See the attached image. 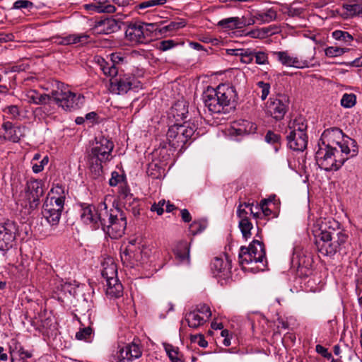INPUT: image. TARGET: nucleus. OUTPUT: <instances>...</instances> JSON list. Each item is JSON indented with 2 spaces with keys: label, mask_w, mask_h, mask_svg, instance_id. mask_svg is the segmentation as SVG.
Wrapping results in <instances>:
<instances>
[{
  "label": "nucleus",
  "mask_w": 362,
  "mask_h": 362,
  "mask_svg": "<svg viewBox=\"0 0 362 362\" xmlns=\"http://www.w3.org/2000/svg\"><path fill=\"white\" fill-rule=\"evenodd\" d=\"M313 233L318 252L325 256L333 257L350 244L349 232L335 220L318 221Z\"/></svg>",
  "instance_id": "obj_1"
},
{
  "label": "nucleus",
  "mask_w": 362,
  "mask_h": 362,
  "mask_svg": "<svg viewBox=\"0 0 362 362\" xmlns=\"http://www.w3.org/2000/svg\"><path fill=\"white\" fill-rule=\"evenodd\" d=\"M203 100L209 111L226 113L235 107L238 93L234 86L220 84L216 88L208 87L204 92Z\"/></svg>",
  "instance_id": "obj_2"
},
{
  "label": "nucleus",
  "mask_w": 362,
  "mask_h": 362,
  "mask_svg": "<svg viewBox=\"0 0 362 362\" xmlns=\"http://www.w3.org/2000/svg\"><path fill=\"white\" fill-rule=\"evenodd\" d=\"M114 146L113 142L103 136L96 137L95 141L92 144L88 151L87 158L90 170L94 178L102 176V164L112 159L111 153Z\"/></svg>",
  "instance_id": "obj_3"
},
{
  "label": "nucleus",
  "mask_w": 362,
  "mask_h": 362,
  "mask_svg": "<svg viewBox=\"0 0 362 362\" xmlns=\"http://www.w3.org/2000/svg\"><path fill=\"white\" fill-rule=\"evenodd\" d=\"M315 160L318 166L325 171H337L341 168L351 153L339 150L337 146H331L325 143L317 144Z\"/></svg>",
  "instance_id": "obj_4"
},
{
  "label": "nucleus",
  "mask_w": 362,
  "mask_h": 362,
  "mask_svg": "<svg viewBox=\"0 0 362 362\" xmlns=\"http://www.w3.org/2000/svg\"><path fill=\"white\" fill-rule=\"evenodd\" d=\"M318 142L329 144V146L332 147L337 146L339 150L351 153L350 157H354L358 153L356 141L349 136L344 135L342 130L338 127L325 129Z\"/></svg>",
  "instance_id": "obj_5"
},
{
  "label": "nucleus",
  "mask_w": 362,
  "mask_h": 362,
  "mask_svg": "<svg viewBox=\"0 0 362 362\" xmlns=\"http://www.w3.org/2000/svg\"><path fill=\"white\" fill-rule=\"evenodd\" d=\"M81 221L90 225L93 230H97L101 227L105 233L106 218L108 216V210L105 202H101L96 208L95 206L86 203L81 204Z\"/></svg>",
  "instance_id": "obj_6"
},
{
  "label": "nucleus",
  "mask_w": 362,
  "mask_h": 362,
  "mask_svg": "<svg viewBox=\"0 0 362 362\" xmlns=\"http://www.w3.org/2000/svg\"><path fill=\"white\" fill-rule=\"evenodd\" d=\"M288 146L296 151H303L308 145V126L305 119L301 117H297L288 123Z\"/></svg>",
  "instance_id": "obj_7"
},
{
  "label": "nucleus",
  "mask_w": 362,
  "mask_h": 362,
  "mask_svg": "<svg viewBox=\"0 0 362 362\" xmlns=\"http://www.w3.org/2000/svg\"><path fill=\"white\" fill-rule=\"evenodd\" d=\"M195 127L189 122H185L182 124H175L170 126L167 132V141L173 148H183L188 140L195 134Z\"/></svg>",
  "instance_id": "obj_8"
},
{
  "label": "nucleus",
  "mask_w": 362,
  "mask_h": 362,
  "mask_svg": "<svg viewBox=\"0 0 362 362\" xmlns=\"http://www.w3.org/2000/svg\"><path fill=\"white\" fill-rule=\"evenodd\" d=\"M52 97L59 106L66 111L78 109L84 99L83 96L72 93L62 83H59L57 90L52 91Z\"/></svg>",
  "instance_id": "obj_9"
},
{
  "label": "nucleus",
  "mask_w": 362,
  "mask_h": 362,
  "mask_svg": "<svg viewBox=\"0 0 362 362\" xmlns=\"http://www.w3.org/2000/svg\"><path fill=\"white\" fill-rule=\"evenodd\" d=\"M105 234L112 239H117L124 233L127 227V216L119 208L116 207L108 211L106 218Z\"/></svg>",
  "instance_id": "obj_10"
},
{
  "label": "nucleus",
  "mask_w": 362,
  "mask_h": 362,
  "mask_svg": "<svg viewBox=\"0 0 362 362\" xmlns=\"http://www.w3.org/2000/svg\"><path fill=\"white\" fill-rule=\"evenodd\" d=\"M102 276L106 280V293L114 298H119L122 295L123 286L117 278V267L112 259H108L103 264Z\"/></svg>",
  "instance_id": "obj_11"
},
{
  "label": "nucleus",
  "mask_w": 362,
  "mask_h": 362,
  "mask_svg": "<svg viewBox=\"0 0 362 362\" xmlns=\"http://www.w3.org/2000/svg\"><path fill=\"white\" fill-rule=\"evenodd\" d=\"M238 258L241 264L267 262L264 243L262 241L254 240L248 247L242 246L240 249Z\"/></svg>",
  "instance_id": "obj_12"
},
{
  "label": "nucleus",
  "mask_w": 362,
  "mask_h": 362,
  "mask_svg": "<svg viewBox=\"0 0 362 362\" xmlns=\"http://www.w3.org/2000/svg\"><path fill=\"white\" fill-rule=\"evenodd\" d=\"M64 205V197L47 198L42 211L43 217L52 226L59 223Z\"/></svg>",
  "instance_id": "obj_13"
},
{
  "label": "nucleus",
  "mask_w": 362,
  "mask_h": 362,
  "mask_svg": "<svg viewBox=\"0 0 362 362\" xmlns=\"http://www.w3.org/2000/svg\"><path fill=\"white\" fill-rule=\"evenodd\" d=\"M289 103L288 97L284 95L270 98L266 105L267 113L277 121L281 120L288 110Z\"/></svg>",
  "instance_id": "obj_14"
},
{
  "label": "nucleus",
  "mask_w": 362,
  "mask_h": 362,
  "mask_svg": "<svg viewBox=\"0 0 362 362\" xmlns=\"http://www.w3.org/2000/svg\"><path fill=\"white\" fill-rule=\"evenodd\" d=\"M44 182L42 180L30 179L25 187V197L29 203V209L35 210L40 204V198L44 194Z\"/></svg>",
  "instance_id": "obj_15"
},
{
  "label": "nucleus",
  "mask_w": 362,
  "mask_h": 362,
  "mask_svg": "<svg viewBox=\"0 0 362 362\" xmlns=\"http://www.w3.org/2000/svg\"><path fill=\"white\" fill-rule=\"evenodd\" d=\"M94 3L85 4L84 8L97 13H112L116 11V7L111 4V1L119 7H127L135 4L134 0H94Z\"/></svg>",
  "instance_id": "obj_16"
},
{
  "label": "nucleus",
  "mask_w": 362,
  "mask_h": 362,
  "mask_svg": "<svg viewBox=\"0 0 362 362\" xmlns=\"http://www.w3.org/2000/svg\"><path fill=\"white\" fill-rule=\"evenodd\" d=\"M140 82L133 75H123L119 78L110 79V90L119 95L127 93L129 90L138 88Z\"/></svg>",
  "instance_id": "obj_17"
},
{
  "label": "nucleus",
  "mask_w": 362,
  "mask_h": 362,
  "mask_svg": "<svg viewBox=\"0 0 362 362\" xmlns=\"http://www.w3.org/2000/svg\"><path fill=\"white\" fill-rule=\"evenodd\" d=\"M17 231V226L13 221L0 225V250L6 251L13 247Z\"/></svg>",
  "instance_id": "obj_18"
},
{
  "label": "nucleus",
  "mask_w": 362,
  "mask_h": 362,
  "mask_svg": "<svg viewBox=\"0 0 362 362\" xmlns=\"http://www.w3.org/2000/svg\"><path fill=\"white\" fill-rule=\"evenodd\" d=\"M120 257L123 263L131 267L145 262L143 250L140 247L134 248V244L132 243H130L121 253Z\"/></svg>",
  "instance_id": "obj_19"
},
{
  "label": "nucleus",
  "mask_w": 362,
  "mask_h": 362,
  "mask_svg": "<svg viewBox=\"0 0 362 362\" xmlns=\"http://www.w3.org/2000/svg\"><path fill=\"white\" fill-rule=\"evenodd\" d=\"M142 351L139 344L132 342L120 348L115 356L116 362H132L141 356Z\"/></svg>",
  "instance_id": "obj_20"
},
{
  "label": "nucleus",
  "mask_w": 362,
  "mask_h": 362,
  "mask_svg": "<svg viewBox=\"0 0 362 362\" xmlns=\"http://www.w3.org/2000/svg\"><path fill=\"white\" fill-rule=\"evenodd\" d=\"M1 127L6 132L8 136V139L13 143L18 142L21 138L25 136V126H16L9 121H4Z\"/></svg>",
  "instance_id": "obj_21"
},
{
  "label": "nucleus",
  "mask_w": 362,
  "mask_h": 362,
  "mask_svg": "<svg viewBox=\"0 0 362 362\" xmlns=\"http://www.w3.org/2000/svg\"><path fill=\"white\" fill-rule=\"evenodd\" d=\"M94 29L99 34H110L120 30V22L113 18L98 21Z\"/></svg>",
  "instance_id": "obj_22"
},
{
  "label": "nucleus",
  "mask_w": 362,
  "mask_h": 362,
  "mask_svg": "<svg viewBox=\"0 0 362 362\" xmlns=\"http://www.w3.org/2000/svg\"><path fill=\"white\" fill-rule=\"evenodd\" d=\"M89 36L86 34H71L65 37L56 36L52 37L53 42L59 45H71L85 44L88 42Z\"/></svg>",
  "instance_id": "obj_23"
},
{
  "label": "nucleus",
  "mask_w": 362,
  "mask_h": 362,
  "mask_svg": "<svg viewBox=\"0 0 362 362\" xmlns=\"http://www.w3.org/2000/svg\"><path fill=\"white\" fill-rule=\"evenodd\" d=\"M126 37L134 43H146L141 22L130 23L125 30Z\"/></svg>",
  "instance_id": "obj_24"
},
{
  "label": "nucleus",
  "mask_w": 362,
  "mask_h": 362,
  "mask_svg": "<svg viewBox=\"0 0 362 362\" xmlns=\"http://www.w3.org/2000/svg\"><path fill=\"white\" fill-rule=\"evenodd\" d=\"M211 270L216 276L228 277L230 274L231 265L228 259L215 257L211 262Z\"/></svg>",
  "instance_id": "obj_25"
},
{
  "label": "nucleus",
  "mask_w": 362,
  "mask_h": 362,
  "mask_svg": "<svg viewBox=\"0 0 362 362\" xmlns=\"http://www.w3.org/2000/svg\"><path fill=\"white\" fill-rule=\"evenodd\" d=\"M274 54L276 55L278 60L284 66L298 69L308 66L307 61H300L297 57L290 56L287 52H276Z\"/></svg>",
  "instance_id": "obj_26"
},
{
  "label": "nucleus",
  "mask_w": 362,
  "mask_h": 362,
  "mask_svg": "<svg viewBox=\"0 0 362 362\" xmlns=\"http://www.w3.org/2000/svg\"><path fill=\"white\" fill-rule=\"evenodd\" d=\"M190 245L186 240H180L176 243L173 248V252L176 257L184 263L189 264Z\"/></svg>",
  "instance_id": "obj_27"
},
{
  "label": "nucleus",
  "mask_w": 362,
  "mask_h": 362,
  "mask_svg": "<svg viewBox=\"0 0 362 362\" xmlns=\"http://www.w3.org/2000/svg\"><path fill=\"white\" fill-rule=\"evenodd\" d=\"M170 114L177 122L185 119L188 114L187 102L183 100L176 102L171 107Z\"/></svg>",
  "instance_id": "obj_28"
},
{
  "label": "nucleus",
  "mask_w": 362,
  "mask_h": 362,
  "mask_svg": "<svg viewBox=\"0 0 362 362\" xmlns=\"http://www.w3.org/2000/svg\"><path fill=\"white\" fill-rule=\"evenodd\" d=\"M342 8L346 11L344 14L346 18L362 14V0H350L347 4H343Z\"/></svg>",
  "instance_id": "obj_29"
},
{
  "label": "nucleus",
  "mask_w": 362,
  "mask_h": 362,
  "mask_svg": "<svg viewBox=\"0 0 362 362\" xmlns=\"http://www.w3.org/2000/svg\"><path fill=\"white\" fill-rule=\"evenodd\" d=\"M244 25V23L238 17L223 18L218 23V26L229 30L242 28Z\"/></svg>",
  "instance_id": "obj_30"
},
{
  "label": "nucleus",
  "mask_w": 362,
  "mask_h": 362,
  "mask_svg": "<svg viewBox=\"0 0 362 362\" xmlns=\"http://www.w3.org/2000/svg\"><path fill=\"white\" fill-rule=\"evenodd\" d=\"M164 348L171 362H185L184 356L179 349L169 344H164Z\"/></svg>",
  "instance_id": "obj_31"
},
{
  "label": "nucleus",
  "mask_w": 362,
  "mask_h": 362,
  "mask_svg": "<svg viewBox=\"0 0 362 362\" xmlns=\"http://www.w3.org/2000/svg\"><path fill=\"white\" fill-rule=\"evenodd\" d=\"M185 320L189 327L192 328H197L205 322V320L195 310L187 313L185 315Z\"/></svg>",
  "instance_id": "obj_32"
},
{
  "label": "nucleus",
  "mask_w": 362,
  "mask_h": 362,
  "mask_svg": "<svg viewBox=\"0 0 362 362\" xmlns=\"http://www.w3.org/2000/svg\"><path fill=\"white\" fill-rule=\"evenodd\" d=\"M277 18V12L274 8L267 9L263 12L257 13V18L263 23H270Z\"/></svg>",
  "instance_id": "obj_33"
},
{
  "label": "nucleus",
  "mask_w": 362,
  "mask_h": 362,
  "mask_svg": "<svg viewBox=\"0 0 362 362\" xmlns=\"http://www.w3.org/2000/svg\"><path fill=\"white\" fill-rule=\"evenodd\" d=\"M124 206L127 211L132 212L135 217L140 215L139 199L134 198L129 202H124Z\"/></svg>",
  "instance_id": "obj_34"
},
{
  "label": "nucleus",
  "mask_w": 362,
  "mask_h": 362,
  "mask_svg": "<svg viewBox=\"0 0 362 362\" xmlns=\"http://www.w3.org/2000/svg\"><path fill=\"white\" fill-rule=\"evenodd\" d=\"M332 35L336 40L342 41L347 45H350V43L354 40L353 36L348 32L344 30H334L332 32Z\"/></svg>",
  "instance_id": "obj_35"
},
{
  "label": "nucleus",
  "mask_w": 362,
  "mask_h": 362,
  "mask_svg": "<svg viewBox=\"0 0 362 362\" xmlns=\"http://www.w3.org/2000/svg\"><path fill=\"white\" fill-rule=\"evenodd\" d=\"M349 50L348 48L330 46L325 49L326 57L333 58L343 55Z\"/></svg>",
  "instance_id": "obj_36"
},
{
  "label": "nucleus",
  "mask_w": 362,
  "mask_h": 362,
  "mask_svg": "<svg viewBox=\"0 0 362 362\" xmlns=\"http://www.w3.org/2000/svg\"><path fill=\"white\" fill-rule=\"evenodd\" d=\"M167 0H145L135 5L134 8L139 10H144L156 6H162Z\"/></svg>",
  "instance_id": "obj_37"
},
{
  "label": "nucleus",
  "mask_w": 362,
  "mask_h": 362,
  "mask_svg": "<svg viewBox=\"0 0 362 362\" xmlns=\"http://www.w3.org/2000/svg\"><path fill=\"white\" fill-rule=\"evenodd\" d=\"M141 25L142 26V31L146 43L151 40L153 33L157 30L158 25L155 23H146L143 22H141Z\"/></svg>",
  "instance_id": "obj_38"
},
{
  "label": "nucleus",
  "mask_w": 362,
  "mask_h": 362,
  "mask_svg": "<svg viewBox=\"0 0 362 362\" xmlns=\"http://www.w3.org/2000/svg\"><path fill=\"white\" fill-rule=\"evenodd\" d=\"M252 224L248 218H243L239 221V228L244 238L247 239L251 236Z\"/></svg>",
  "instance_id": "obj_39"
},
{
  "label": "nucleus",
  "mask_w": 362,
  "mask_h": 362,
  "mask_svg": "<svg viewBox=\"0 0 362 362\" xmlns=\"http://www.w3.org/2000/svg\"><path fill=\"white\" fill-rule=\"evenodd\" d=\"M10 350L16 354V356H18L24 361H27L28 358L33 356L30 351L25 350L20 344H16L14 348L10 347Z\"/></svg>",
  "instance_id": "obj_40"
},
{
  "label": "nucleus",
  "mask_w": 362,
  "mask_h": 362,
  "mask_svg": "<svg viewBox=\"0 0 362 362\" xmlns=\"http://www.w3.org/2000/svg\"><path fill=\"white\" fill-rule=\"evenodd\" d=\"M93 336V329L90 326L81 328L79 331L76 333V338L78 340H85L86 341H90Z\"/></svg>",
  "instance_id": "obj_41"
},
{
  "label": "nucleus",
  "mask_w": 362,
  "mask_h": 362,
  "mask_svg": "<svg viewBox=\"0 0 362 362\" xmlns=\"http://www.w3.org/2000/svg\"><path fill=\"white\" fill-rule=\"evenodd\" d=\"M356 103V96L354 93H344L341 99V105L345 108H351Z\"/></svg>",
  "instance_id": "obj_42"
},
{
  "label": "nucleus",
  "mask_w": 362,
  "mask_h": 362,
  "mask_svg": "<svg viewBox=\"0 0 362 362\" xmlns=\"http://www.w3.org/2000/svg\"><path fill=\"white\" fill-rule=\"evenodd\" d=\"M119 198L124 202H129L133 198V194L130 192L129 187L126 183H122L119 189Z\"/></svg>",
  "instance_id": "obj_43"
},
{
  "label": "nucleus",
  "mask_w": 362,
  "mask_h": 362,
  "mask_svg": "<svg viewBox=\"0 0 362 362\" xmlns=\"http://www.w3.org/2000/svg\"><path fill=\"white\" fill-rule=\"evenodd\" d=\"M30 99L33 100V103L37 105L46 104L49 103L50 100H53L52 97V93L50 95L47 94H41L39 95L35 92V95L30 96Z\"/></svg>",
  "instance_id": "obj_44"
},
{
  "label": "nucleus",
  "mask_w": 362,
  "mask_h": 362,
  "mask_svg": "<svg viewBox=\"0 0 362 362\" xmlns=\"http://www.w3.org/2000/svg\"><path fill=\"white\" fill-rule=\"evenodd\" d=\"M161 170L162 168L159 167L156 163H150L148 166L146 173L152 178L158 179L161 175Z\"/></svg>",
  "instance_id": "obj_45"
},
{
  "label": "nucleus",
  "mask_w": 362,
  "mask_h": 362,
  "mask_svg": "<svg viewBox=\"0 0 362 362\" xmlns=\"http://www.w3.org/2000/svg\"><path fill=\"white\" fill-rule=\"evenodd\" d=\"M2 111L8 115L10 119H16L20 116V110L17 105H8L3 108Z\"/></svg>",
  "instance_id": "obj_46"
},
{
  "label": "nucleus",
  "mask_w": 362,
  "mask_h": 362,
  "mask_svg": "<svg viewBox=\"0 0 362 362\" xmlns=\"http://www.w3.org/2000/svg\"><path fill=\"white\" fill-rule=\"evenodd\" d=\"M101 71L105 76H110L111 78L117 76L118 74V69L115 66L114 64H111V62H108V65L105 66L104 69L103 68Z\"/></svg>",
  "instance_id": "obj_47"
},
{
  "label": "nucleus",
  "mask_w": 362,
  "mask_h": 362,
  "mask_svg": "<svg viewBox=\"0 0 362 362\" xmlns=\"http://www.w3.org/2000/svg\"><path fill=\"white\" fill-rule=\"evenodd\" d=\"M260 211H261V216H264L265 217H276L277 214L276 212L273 211L272 209L268 207V205H267V201H261L260 203Z\"/></svg>",
  "instance_id": "obj_48"
},
{
  "label": "nucleus",
  "mask_w": 362,
  "mask_h": 362,
  "mask_svg": "<svg viewBox=\"0 0 362 362\" xmlns=\"http://www.w3.org/2000/svg\"><path fill=\"white\" fill-rule=\"evenodd\" d=\"M240 51L242 52H240L239 56L241 57V61L243 62L249 64L252 62L254 58V52L249 49H240Z\"/></svg>",
  "instance_id": "obj_49"
},
{
  "label": "nucleus",
  "mask_w": 362,
  "mask_h": 362,
  "mask_svg": "<svg viewBox=\"0 0 362 362\" xmlns=\"http://www.w3.org/2000/svg\"><path fill=\"white\" fill-rule=\"evenodd\" d=\"M34 6V4L32 1L28 0H17L14 2L12 8L13 9H23L28 8L31 9Z\"/></svg>",
  "instance_id": "obj_50"
},
{
  "label": "nucleus",
  "mask_w": 362,
  "mask_h": 362,
  "mask_svg": "<svg viewBox=\"0 0 362 362\" xmlns=\"http://www.w3.org/2000/svg\"><path fill=\"white\" fill-rule=\"evenodd\" d=\"M257 85L259 88H261L260 98L262 100H264L269 94L270 84L264 81H259Z\"/></svg>",
  "instance_id": "obj_51"
},
{
  "label": "nucleus",
  "mask_w": 362,
  "mask_h": 362,
  "mask_svg": "<svg viewBox=\"0 0 362 362\" xmlns=\"http://www.w3.org/2000/svg\"><path fill=\"white\" fill-rule=\"evenodd\" d=\"M255 62L258 64L264 65L269 63L268 56L264 52H254Z\"/></svg>",
  "instance_id": "obj_52"
},
{
  "label": "nucleus",
  "mask_w": 362,
  "mask_h": 362,
  "mask_svg": "<svg viewBox=\"0 0 362 362\" xmlns=\"http://www.w3.org/2000/svg\"><path fill=\"white\" fill-rule=\"evenodd\" d=\"M49 162V158L47 156H45L39 163H33L32 169L35 173H39L42 172L44 169V167L47 165Z\"/></svg>",
  "instance_id": "obj_53"
},
{
  "label": "nucleus",
  "mask_w": 362,
  "mask_h": 362,
  "mask_svg": "<svg viewBox=\"0 0 362 362\" xmlns=\"http://www.w3.org/2000/svg\"><path fill=\"white\" fill-rule=\"evenodd\" d=\"M281 140V136L272 131H268L265 135V141L269 144H276Z\"/></svg>",
  "instance_id": "obj_54"
},
{
  "label": "nucleus",
  "mask_w": 362,
  "mask_h": 362,
  "mask_svg": "<svg viewBox=\"0 0 362 362\" xmlns=\"http://www.w3.org/2000/svg\"><path fill=\"white\" fill-rule=\"evenodd\" d=\"M166 202L165 199L160 200L158 203H154L151 206V211H156L158 215L160 216L164 212V206H165Z\"/></svg>",
  "instance_id": "obj_55"
},
{
  "label": "nucleus",
  "mask_w": 362,
  "mask_h": 362,
  "mask_svg": "<svg viewBox=\"0 0 362 362\" xmlns=\"http://www.w3.org/2000/svg\"><path fill=\"white\" fill-rule=\"evenodd\" d=\"M185 25L186 23L185 21H180L177 22L172 21L168 25L165 26L163 29L168 31L176 30L185 27Z\"/></svg>",
  "instance_id": "obj_56"
},
{
  "label": "nucleus",
  "mask_w": 362,
  "mask_h": 362,
  "mask_svg": "<svg viewBox=\"0 0 362 362\" xmlns=\"http://www.w3.org/2000/svg\"><path fill=\"white\" fill-rule=\"evenodd\" d=\"M206 228L205 224L199 221H194L189 226V230L193 235L202 232Z\"/></svg>",
  "instance_id": "obj_57"
},
{
  "label": "nucleus",
  "mask_w": 362,
  "mask_h": 362,
  "mask_svg": "<svg viewBox=\"0 0 362 362\" xmlns=\"http://www.w3.org/2000/svg\"><path fill=\"white\" fill-rule=\"evenodd\" d=\"M124 180V177L119 174L117 171H113L111 174V178L109 180V184L112 187H115Z\"/></svg>",
  "instance_id": "obj_58"
},
{
  "label": "nucleus",
  "mask_w": 362,
  "mask_h": 362,
  "mask_svg": "<svg viewBox=\"0 0 362 362\" xmlns=\"http://www.w3.org/2000/svg\"><path fill=\"white\" fill-rule=\"evenodd\" d=\"M176 45V43L173 40H167L160 41L158 44V48L161 51H167Z\"/></svg>",
  "instance_id": "obj_59"
},
{
  "label": "nucleus",
  "mask_w": 362,
  "mask_h": 362,
  "mask_svg": "<svg viewBox=\"0 0 362 362\" xmlns=\"http://www.w3.org/2000/svg\"><path fill=\"white\" fill-rule=\"evenodd\" d=\"M286 13L290 17H297L300 16L303 13V9L301 8H294L292 6H287Z\"/></svg>",
  "instance_id": "obj_60"
},
{
  "label": "nucleus",
  "mask_w": 362,
  "mask_h": 362,
  "mask_svg": "<svg viewBox=\"0 0 362 362\" xmlns=\"http://www.w3.org/2000/svg\"><path fill=\"white\" fill-rule=\"evenodd\" d=\"M194 310L197 311L198 314L202 313L205 315L208 318L211 315L210 308L206 304L198 305Z\"/></svg>",
  "instance_id": "obj_61"
},
{
  "label": "nucleus",
  "mask_w": 362,
  "mask_h": 362,
  "mask_svg": "<svg viewBox=\"0 0 362 362\" xmlns=\"http://www.w3.org/2000/svg\"><path fill=\"white\" fill-rule=\"evenodd\" d=\"M316 351L322 355L323 357L327 358L328 359H330L332 358V355L330 352L328 351L327 349L324 347L323 346L320 344L316 345L315 347Z\"/></svg>",
  "instance_id": "obj_62"
},
{
  "label": "nucleus",
  "mask_w": 362,
  "mask_h": 362,
  "mask_svg": "<svg viewBox=\"0 0 362 362\" xmlns=\"http://www.w3.org/2000/svg\"><path fill=\"white\" fill-rule=\"evenodd\" d=\"M193 341L197 342L198 345L201 347L205 348L208 346V342L205 339L204 337L202 334L198 336H195L194 339H192Z\"/></svg>",
  "instance_id": "obj_63"
},
{
  "label": "nucleus",
  "mask_w": 362,
  "mask_h": 362,
  "mask_svg": "<svg viewBox=\"0 0 362 362\" xmlns=\"http://www.w3.org/2000/svg\"><path fill=\"white\" fill-rule=\"evenodd\" d=\"M250 214L253 216L255 218H259L261 216L260 206H256L254 208L253 203L251 204V207L250 209Z\"/></svg>",
  "instance_id": "obj_64"
}]
</instances>
